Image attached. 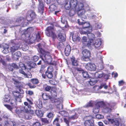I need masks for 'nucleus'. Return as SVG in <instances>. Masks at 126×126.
Returning a JSON list of instances; mask_svg holds the SVG:
<instances>
[{"label":"nucleus","instance_id":"obj_1","mask_svg":"<svg viewBox=\"0 0 126 126\" xmlns=\"http://www.w3.org/2000/svg\"><path fill=\"white\" fill-rule=\"evenodd\" d=\"M83 6L82 3H79L77 0H66L65 1V7L67 10L70 8L81 10Z\"/></svg>","mask_w":126,"mask_h":126},{"label":"nucleus","instance_id":"obj_2","mask_svg":"<svg viewBox=\"0 0 126 126\" xmlns=\"http://www.w3.org/2000/svg\"><path fill=\"white\" fill-rule=\"evenodd\" d=\"M38 46L39 48V50L38 51H40L42 54V55L40 56V58L44 62H46L48 63H50L52 59L51 56L49 54L46 53L45 50L40 48V44H38Z\"/></svg>","mask_w":126,"mask_h":126},{"label":"nucleus","instance_id":"obj_3","mask_svg":"<svg viewBox=\"0 0 126 126\" xmlns=\"http://www.w3.org/2000/svg\"><path fill=\"white\" fill-rule=\"evenodd\" d=\"M10 96L8 95H5L4 98V100L5 102H10V104L12 105L11 106L7 104H5L4 106L6 107L8 110L13 112L12 110L14 108L16 107V102L15 100H11Z\"/></svg>","mask_w":126,"mask_h":126},{"label":"nucleus","instance_id":"obj_4","mask_svg":"<svg viewBox=\"0 0 126 126\" xmlns=\"http://www.w3.org/2000/svg\"><path fill=\"white\" fill-rule=\"evenodd\" d=\"M54 31V30L52 26H49L46 29V34L48 36L51 37L53 39H54L56 37V35Z\"/></svg>","mask_w":126,"mask_h":126},{"label":"nucleus","instance_id":"obj_5","mask_svg":"<svg viewBox=\"0 0 126 126\" xmlns=\"http://www.w3.org/2000/svg\"><path fill=\"white\" fill-rule=\"evenodd\" d=\"M78 23L79 25H81L82 26V28L83 29H87V32H91L92 31V28L91 26L90 25L89 22H82L78 21Z\"/></svg>","mask_w":126,"mask_h":126},{"label":"nucleus","instance_id":"obj_6","mask_svg":"<svg viewBox=\"0 0 126 126\" xmlns=\"http://www.w3.org/2000/svg\"><path fill=\"white\" fill-rule=\"evenodd\" d=\"M0 47L3 49L2 52L4 54H7L11 52L10 51L9 47L8 44L4 43L0 44Z\"/></svg>","mask_w":126,"mask_h":126},{"label":"nucleus","instance_id":"obj_7","mask_svg":"<svg viewBox=\"0 0 126 126\" xmlns=\"http://www.w3.org/2000/svg\"><path fill=\"white\" fill-rule=\"evenodd\" d=\"M102 111L105 113L110 112L111 111V106L109 103L104 104L103 107Z\"/></svg>","mask_w":126,"mask_h":126},{"label":"nucleus","instance_id":"obj_8","mask_svg":"<svg viewBox=\"0 0 126 126\" xmlns=\"http://www.w3.org/2000/svg\"><path fill=\"white\" fill-rule=\"evenodd\" d=\"M16 91H14L13 92V94L14 96L16 97L21 98V94L24 93V91L20 88H17L16 89Z\"/></svg>","mask_w":126,"mask_h":126},{"label":"nucleus","instance_id":"obj_9","mask_svg":"<svg viewBox=\"0 0 126 126\" xmlns=\"http://www.w3.org/2000/svg\"><path fill=\"white\" fill-rule=\"evenodd\" d=\"M35 17V13L32 11L30 10L28 11L27 16V18L28 20L31 21Z\"/></svg>","mask_w":126,"mask_h":126},{"label":"nucleus","instance_id":"obj_10","mask_svg":"<svg viewBox=\"0 0 126 126\" xmlns=\"http://www.w3.org/2000/svg\"><path fill=\"white\" fill-rule=\"evenodd\" d=\"M19 45L18 43L12 44L9 47L10 52L12 53L18 50L19 47Z\"/></svg>","mask_w":126,"mask_h":126},{"label":"nucleus","instance_id":"obj_11","mask_svg":"<svg viewBox=\"0 0 126 126\" xmlns=\"http://www.w3.org/2000/svg\"><path fill=\"white\" fill-rule=\"evenodd\" d=\"M26 20L22 17L17 19L16 20V23H18L19 24L16 26H22L24 27L26 26L27 23L26 22Z\"/></svg>","mask_w":126,"mask_h":126},{"label":"nucleus","instance_id":"obj_12","mask_svg":"<svg viewBox=\"0 0 126 126\" xmlns=\"http://www.w3.org/2000/svg\"><path fill=\"white\" fill-rule=\"evenodd\" d=\"M85 11L83 8L78 13V14L80 16L81 19L83 21L85 20L86 18V16L85 15Z\"/></svg>","mask_w":126,"mask_h":126},{"label":"nucleus","instance_id":"obj_13","mask_svg":"<svg viewBox=\"0 0 126 126\" xmlns=\"http://www.w3.org/2000/svg\"><path fill=\"white\" fill-rule=\"evenodd\" d=\"M81 41L82 43L85 46L89 47L92 45L91 42L88 41L87 38L86 36H83L82 38Z\"/></svg>","mask_w":126,"mask_h":126},{"label":"nucleus","instance_id":"obj_14","mask_svg":"<svg viewBox=\"0 0 126 126\" xmlns=\"http://www.w3.org/2000/svg\"><path fill=\"white\" fill-rule=\"evenodd\" d=\"M25 105L24 106L21 107V110L25 112H27L28 111V109H30L31 107V106L29 105L28 103L27 102H25L24 103Z\"/></svg>","mask_w":126,"mask_h":126},{"label":"nucleus","instance_id":"obj_15","mask_svg":"<svg viewBox=\"0 0 126 126\" xmlns=\"http://www.w3.org/2000/svg\"><path fill=\"white\" fill-rule=\"evenodd\" d=\"M85 68L89 71H94L96 69V66L94 64L88 63L86 64Z\"/></svg>","mask_w":126,"mask_h":126},{"label":"nucleus","instance_id":"obj_16","mask_svg":"<svg viewBox=\"0 0 126 126\" xmlns=\"http://www.w3.org/2000/svg\"><path fill=\"white\" fill-rule=\"evenodd\" d=\"M77 33H73L72 37L73 40L74 42H79L80 41V37L78 35Z\"/></svg>","mask_w":126,"mask_h":126},{"label":"nucleus","instance_id":"obj_17","mask_svg":"<svg viewBox=\"0 0 126 126\" xmlns=\"http://www.w3.org/2000/svg\"><path fill=\"white\" fill-rule=\"evenodd\" d=\"M83 57L85 58H89L90 56V53L89 51L87 49L83 50L82 52Z\"/></svg>","mask_w":126,"mask_h":126},{"label":"nucleus","instance_id":"obj_18","mask_svg":"<svg viewBox=\"0 0 126 126\" xmlns=\"http://www.w3.org/2000/svg\"><path fill=\"white\" fill-rule=\"evenodd\" d=\"M22 37L23 38H24V39L26 42H30V39L29 34L27 33V32H25L24 34H22Z\"/></svg>","mask_w":126,"mask_h":126},{"label":"nucleus","instance_id":"obj_19","mask_svg":"<svg viewBox=\"0 0 126 126\" xmlns=\"http://www.w3.org/2000/svg\"><path fill=\"white\" fill-rule=\"evenodd\" d=\"M39 2V5L38 6V11L41 14H42L44 10V4L41 1H40Z\"/></svg>","mask_w":126,"mask_h":126},{"label":"nucleus","instance_id":"obj_20","mask_svg":"<svg viewBox=\"0 0 126 126\" xmlns=\"http://www.w3.org/2000/svg\"><path fill=\"white\" fill-rule=\"evenodd\" d=\"M71 50V48L70 46L69 45H67L64 50V52L66 56H68L69 55Z\"/></svg>","mask_w":126,"mask_h":126},{"label":"nucleus","instance_id":"obj_21","mask_svg":"<svg viewBox=\"0 0 126 126\" xmlns=\"http://www.w3.org/2000/svg\"><path fill=\"white\" fill-rule=\"evenodd\" d=\"M94 44H93V46H94L95 47L97 48L100 46L102 44V42L100 39L96 40Z\"/></svg>","mask_w":126,"mask_h":126},{"label":"nucleus","instance_id":"obj_22","mask_svg":"<svg viewBox=\"0 0 126 126\" xmlns=\"http://www.w3.org/2000/svg\"><path fill=\"white\" fill-rule=\"evenodd\" d=\"M70 10L69 12V14L70 16H72L74 15L76 12H78V13L80 10L76 9H74L73 8H70Z\"/></svg>","mask_w":126,"mask_h":126},{"label":"nucleus","instance_id":"obj_23","mask_svg":"<svg viewBox=\"0 0 126 126\" xmlns=\"http://www.w3.org/2000/svg\"><path fill=\"white\" fill-rule=\"evenodd\" d=\"M58 39L60 41H64L65 40V35L64 34H62L61 33H59L58 35Z\"/></svg>","mask_w":126,"mask_h":126},{"label":"nucleus","instance_id":"obj_24","mask_svg":"<svg viewBox=\"0 0 126 126\" xmlns=\"http://www.w3.org/2000/svg\"><path fill=\"white\" fill-rule=\"evenodd\" d=\"M100 106H99V103H97L93 109V112L95 114L98 113L99 112V109Z\"/></svg>","mask_w":126,"mask_h":126},{"label":"nucleus","instance_id":"obj_25","mask_svg":"<svg viewBox=\"0 0 126 126\" xmlns=\"http://www.w3.org/2000/svg\"><path fill=\"white\" fill-rule=\"evenodd\" d=\"M21 52L19 51H18L15 52L13 55V57L14 59L17 60L18 58L21 56Z\"/></svg>","mask_w":126,"mask_h":126},{"label":"nucleus","instance_id":"obj_26","mask_svg":"<svg viewBox=\"0 0 126 126\" xmlns=\"http://www.w3.org/2000/svg\"><path fill=\"white\" fill-rule=\"evenodd\" d=\"M87 35L88 39L90 40L91 42L94 39L95 36L94 35L91 33H87Z\"/></svg>","mask_w":126,"mask_h":126},{"label":"nucleus","instance_id":"obj_27","mask_svg":"<svg viewBox=\"0 0 126 126\" xmlns=\"http://www.w3.org/2000/svg\"><path fill=\"white\" fill-rule=\"evenodd\" d=\"M103 75L102 72L100 71L96 72L94 74V76L96 78H100L102 77Z\"/></svg>","mask_w":126,"mask_h":126},{"label":"nucleus","instance_id":"obj_28","mask_svg":"<svg viewBox=\"0 0 126 126\" xmlns=\"http://www.w3.org/2000/svg\"><path fill=\"white\" fill-rule=\"evenodd\" d=\"M84 125L85 126H94L93 123L90 121L88 120L85 121Z\"/></svg>","mask_w":126,"mask_h":126},{"label":"nucleus","instance_id":"obj_29","mask_svg":"<svg viewBox=\"0 0 126 126\" xmlns=\"http://www.w3.org/2000/svg\"><path fill=\"white\" fill-rule=\"evenodd\" d=\"M35 104L38 107L39 109L41 108L42 107V104L41 101L38 100L35 102Z\"/></svg>","mask_w":126,"mask_h":126},{"label":"nucleus","instance_id":"obj_30","mask_svg":"<svg viewBox=\"0 0 126 126\" xmlns=\"http://www.w3.org/2000/svg\"><path fill=\"white\" fill-rule=\"evenodd\" d=\"M71 61L72 64L74 66H77L78 65V62L75 59V58L74 57H72L71 58Z\"/></svg>","mask_w":126,"mask_h":126},{"label":"nucleus","instance_id":"obj_31","mask_svg":"<svg viewBox=\"0 0 126 126\" xmlns=\"http://www.w3.org/2000/svg\"><path fill=\"white\" fill-rule=\"evenodd\" d=\"M49 8L50 11L53 12L55 11L57 7L55 4H52L49 6Z\"/></svg>","mask_w":126,"mask_h":126},{"label":"nucleus","instance_id":"obj_32","mask_svg":"<svg viewBox=\"0 0 126 126\" xmlns=\"http://www.w3.org/2000/svg\"><path fill=\"white\" fill-rule=\"evenodd\" d=\"M113 124L114 126H121L122 125L121 123L116 119L115 120V121Z\"/></svg>","mask_w":126,"mask_h":126},{"label":"nucleus","instance_id":"obj_33","mask_svg":"<svg viewBox=\"0 0 126 126\" xmlns=\"http://www.w3.org/2000/svg\"><path fill=\"white\" fill-rule=\"evenodd\" d=\"M59 113L64 116H68L69 115L68 113L66 111H63L59 112Z\"/></svg>","mask_w":126,"mask_h":126},{"label":"nucleus","instance_id":"obj_34","mask_svg":"<svg viewBox=\"0 0 126 126\" xmlns=\"http://www.w3.org/2000/svg\"><path fill=\"white\" fill-rule=\"evenodd\" d=\"M42 97L43 99L44 100H47L49 98V97L46 93H43L42 94Z\"/></svg>","mask_w":126,"mask_h":126},{"label":"nucleus","instance_id":"obj_35","mask_svg":"<svg viewBox=\"0 0 126 126\" xmlns=\"http://www.w3.org/2000/svg\"><path fill=\"white\" fill-rule=\"evenodd\" d=\"M35 113L38 116L41 117L43 116V113L41 110H36L35 111Z\"/></svg>","mask_w":126,"mask_h":126},{"label":"nucleus","instance_id":"obj_36","mask_svg":"<svg viewBox=\"0 0 126 126\" xmlns=\"http://www.w3.org/2000/svg\"><path fill=\"white\" fill-rule=\"evenodd\" d=\"M109 116H107V119L109 121V123L113 124L115 121V119H110L109 118Z\"/></svg>","mask_w":126,"mask_h":126},{"label":"nucleus","instance_id":"obj_37","mask_svg":"<svg viewBox=\"0 0 126 126\" xmlns=\"http://www.w3.org/2000/svg\"><path fill=\"white\" fill-rule=\"evenodd\" d=\"M31 81L34 84H37L39 82L38 80L37 79H31Z\"/></svg>","mask_w":126,"mask_h":126},{"label":"nucleus","instance_id":"obj_38","mask_svg":"<svg viewBox=\"0 0 126 126\" xmlns=\"http://www.w3.org/2000/svg\"><path fill=\"white\" fill-rule=\"evenodd\" d=\"M79 70L77 68H74L72 69V72L74 76L75 77L76 76L77 72L79 71Z\"/></svg>","mask_w":126,"mask_h":126},{"label":"nucleus","instance_id":"obj_39","mask_svg":"<svg viewBox=\"0 0 126 126\" xmlns=\"http://www.w3.org/2000/svg\"><path fill=\"white\" fill-rule=\"evenodd\" d=\"M61 22L63 24H65V26L67 24V22L64 17L63 16L61 18Z\"/></svg>","mask_w":126,"mask_h":126},{"label":"nucleus","instance_id":"obj_40","mask_svg":"<svg viewBox=\"0 0 126 126\" xmlns=\"http://www.w3.org/2000/svg\"><path fill=\"white\" fill-rule=\"evenodd\" d=\"M93 89L95 92L97 93L98 92V90L100 89V87L98 86H95L93 87Z\"/></svg>","mask_w":126,"mask_h":126},{"label":"nucleus","instance_id":"obj_41","mask_svg":"<svg viewBox=\"0 0 126 126\" xmlns=\"http://www.w3.org/2000/svg\"><path fill=\"white\" fill-rule=\"evenodd\" d=\"M46 74L47 77L48 78L50 79L53 77V74L52 72H46Z\"/></svg>","mask_w":126,"mask_h":126},{"label":"nucleus","instance_id":"obj_42","mask_svg":"<svg viewBox=\"0 0 126 126\" xmlns=\"http://www.w3.org/2000/svg\"><path fill=\"white\" fill-rule=\"evenodd\" d=\"M108 86L105 83H102L100 86V89H101L102 88H104L105 89H107Z\"/></svg>","mask_w":126,"mask_h":126},{"label":"nucleus","instance_id":"obj_43","mask_svg":"<svg viewBox=\"0 0 126 126\" xmlns=\"http://www.w3.org/2000/svg\"><path fill=\"white\" fill-rule=\"evenodd\" d=\"M82 74L84 78H88L89 75L87 72H82Z\"/></svg>","mask_w":126,"mask_h":126},{"label":"nucleus","instance_id":"obj_44","mask_svg":"<svg viewBox=\"0 0 126 126\" xmlns=\"http://www.w3.org/2000/svg\"><path fill=\"white\" fill-rule=\"evenodd\" d=\"M53 71V69L52 66H48L47 69V72H52Z\"/></svg>","mask_w":126,"mask_h":126},{"label":"nucleus","instance_id":"obj_45","mask_svg":"<svg viewBox=\"0 0 126 126\" xmlns=\"http://www.w3.org/2000/svg\"><path fill=\"white\" fill-rule=\"evenodd\" d=\"M19 66L22 68L23 69L25 70L26 68L24 64L22 62H20L19 63Z\"/></svg>","mask_w":126,"mask_h":126},{"label":"nucleus","instance_id":"obj_46","mask_svg":"<svg viewBox=\"0 0 126 126\" xmlns=\"http://www.w3.org/2000/svg\"><path fill=\"white\" fill-rule=\"evenodd\" d=\"M85 29H83V28H82V29L80 31V33L81 34H85L87 33L88 32H89L85 31H84V30ZM87 31V29L86 30Z\"/></svg>","mask_w":126,"mask_h":126},{"label":"nucleus","instance_id":"obj_47","mask_svg":"<svg viewBox=\"0 0 126 126\" xmlns=\"http://www.w3.org/2000/svg\"><path fill=\"white\" fill-rule=\"evenodd\" d=\"M44 88L45 90L47 91H49L51 89V87H50L49 86L47 85H45L44 86Z\"/></svg>","mask_w":126,"mask_h":126},{"label":"nucleus","instance_id":"obj_48","mask_svg":"<svg viewBox=\"0 0 126 126\" xmlns=\"http://www.w3.org/2000/svg\"><path fill=\"white\" fill-rule=\"evenodd\" d=\"M93 101H91L89 102L87 105L86 106V107H89L92 106L93 105Z\"/></svg>","mask_w":126,"mask_h":126},{"label":"nucleus","instance_id":"obj_49","mask_svg":"<svg viewBox=\"0 0 126 126\" xmlns=\"http://www.w3.org/2000/svg\"><path fill=\"white\" fill-rule=\"evenodd\" d=\"M58 121H59L58 118H56L54 120V121L53 122V124L54 125H57L58 124H59L58 123Z\"/></svg>","mask_w":126,"mask_h":126},{"label":"nucleus","instance_id":"obj_50","mask_svg":"<svg viewBox=\"0 0 126 126\" xmlns=\"http://www.w3.org/2000/svg\"><path fill=\"white\" fill-rule=\"evenodd\" d=\"M51 95L53 97H55L57 96V93L56 91L52 90L51 91Z\"/></svg>","mask_w":126,"mask_h":126},{"label":"nucleus","instance_id":"obj_51","mask_svg":"<svg viewBox=\"0 0 126 126\" xmlns=\"http://www.w3.org/2000/svg\"><path fill=\"white\" fill-rule=\"evenodd\" d=\"M39 59L38 57L36 55L32 57V60L34 61H36Z\"/></svg>","mask_w":126,"mask_h":126},{"label":"nucleus","instance_id":"obj_52","mask_svg":"<svg viewBox=\"0 0 126 126\" xmlns=\"http://www.w3.org/2000/svg\"><path fill=\"white\" fill-rule=\"evenodd\" d=\"M96 26H97L98 29H100L101 27V24L100 22H97L96 24Z\"/></svg>","mask_w":126,"mask_h":126},{"label":"nucleus","instance_id":"obj_53","mask_svg":"<svg viewBox=\"0 0 126 126\" xmlns=\"http://www.w3.org/2000/svg\"><path fill=\"white\" fill-rule=\"evenodd\" d=\"M96 118H97L100 119L103 118V116L101 114H97L96 116Z\"/></svg>","mask_w":126,"mask_h":126},{"label":"nucleus","instance_id":"obj_54","mask_svg":"<svg viewBox=\"0 0 126 126\" xmlns=\"http://www.w3.org/2000/svg\"><path fill=\"white\" fill-rule=\"evenodd\" d=\"M0 62L2 63L3 64L5 63L4 58L3 56H0Z\"/></svg>","mask_w":126,"mask_h":126},{"label":"nucleus","instance_id":"obj_55","mask_svg":"<svg viewBox=\"0 0 126 126\" xmlns=\"http://www.w3.org/2000/svg\"><path fill=\"white\" fill-rule=\"evenodd\" d=\"M77 80L79 83H81L82 80L81 79V78L80 76H79V77L76 78Z\"/></svg>","mask_w":126,"mask_h":126},{"label":"nucleus","instance_id":"obj_56","mask_svg":"<svg viewBox=\"0 0 126 126\" xmlns=\"http://www.w3.org/2000/svg\"><path fill=\"white\" fill-rule=\"evenodd\" d=\"M26 75H27V76L26 75H25L24 76L26 78H31L32 77V74L30 73H29L28 74H26Z\"/></svg>","mask_w":126,"mask_h":126},{"label":"nucleus","instance_id":"obj_57","mask_svg":"<svg viewBox=\"0 0 126 126\" xmlns=\"http://www.w3.org/2000/svg\"><path fill=\"white\" fill-rule=\"evenodd\" d=\"M90 10V9L89 6L87 4L85 5V9H84L85 11H89Z\"/></svg>","mask_w":126,"mask_h":126},{"label":"nucleus","instance_id":"obj_58","mask_svg":"<svg viewBox=\"0 0 126 126\" xmlns=\"http://www.w3.org/2000/svg\"><path fill=\"white\" fill-rule=\"evenodd\" d=\"M118 85L119 86L122 85L124 84V82L123 80H121L119 81Z\"/></svg>","mask_w":126,"mask_h":126},{"label":"nucleus","instance_id":"obj_59","mask_svg":"<svg viewBox=\"0 0 126 126\" xmlns=\"http://www.w3.org/2000/svg\"><path fill=\"white\" fill-rule=\"evenodd\" d=\"M20 3L19 2L17 4H16L15 5L13 6V8L14 9H16L17 8V7L19 6L20 5Z\"/></svg>","mask_w":126,"mask_h":126},{"label":"nucleus","instance_id":"obj_60","mask_svg":"<svg viewBox=\"0 0 126 126\" xmlns=\"http://www.w3.org/2000/svg\"><path fill=\"white\" fill-rule=\"evenodd\" d=\"M40 124L39 123L37 122L33 124V126H40Z\"/></svg>","mask_w":126,"mask_h":126},{"label":"nucleus","instance_id":"obj_61","mask_svg":"<svg viewBox=\"0 0 126 126\" xmlns=\"http://www.w3.org/2000/svg\"><path fill=\"white\" fill-rule=\"evenodd\" d=\"M22 69H21L19 70V72L20 73L24 75V76H25V75H26L24 71H23V70H22V69H23L22 68Z\"/></svg>","mask_w":126,"mask_h":126},{"label":"nucleus","instance_id":"obj_62","mask_svg":"<svg viewBox=\"0 0 126 126\" xmlns=\"http://www.w3.org/2000/svg\"><path fill=\"white\" fill-rule=\"evenodd\" d=\"M42 121L45 123H48V120L46 118H42Z\"/></svg>","mask_w":126,"mask_h":126},{"label":"nucleus","instance_id":"obj_63","mask_svg":"<svg viewBox=\"0 0 126 126\" xmlns=\"http://www.w3.org/2000/svg\"><path fill=\"white\" fill-rule=\"evenodd\" d=\"M47 116L49 118H52L53 117V114L52 113H49L47 115Z\"/></svg>","mask_w":126,"mask_h":126},{"label":"nucleus","instance_id":"obj_64","mask_svg":"<svg viewBox=\"0 0 126 126\" xmlns=\"http://www.w3.org/2000/svg\"><path fill=\"white\" fill-rule=\"evenodd\" d=\"M78 115L76 114L75 115L72 116L71 117V118L72 119H74L77 118L78 117Z\"/></svg>","mask_w":126,"mask_h":126}]
</instances>
